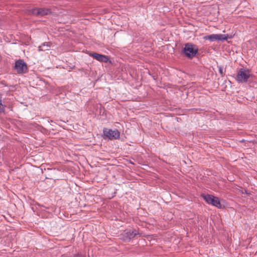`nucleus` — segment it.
I'll use <instances>...</instances> for the list:
<instances>
[{"mask_svg":"<svg viewBox=\"0 0 257 257\" xmlns=\"http://www.w3.org/2000/svg\"><path fill=\"white\" fill-rule=\"evenodd\" d=\"M228 39V36L223 34H212L205 36L203 37L205 40H208L210 42L215 41H224Z\"/></svg>","mask_w":257,"mask_h":257,"instance_id":"6","label":"nucleus"},{"mask_svg":"<svg viewBox=\"0 0 257 257\" xmlns=\"http://www.w3.org/2000/svg\"><path fill=\"white\" fill-rule=\"evenodd\" d=\"M198 51V49L197 47L190 43L185 44L183 49V52L185 55L189 58L194 57L196 55Z\"/></svg>","mask_w":257,"mask_h":257,"instance_id":"1","label":"nucleus"},{"mask_svg":"<svg viewBox=\"0 0 257 257\" xmlns=\"http://www.w3.org/2000/svg\"><path fill=\"white\" fill-rule=\"evenodd\" d=\"M103 133L104 136L109 140L117 139L120 136V133L117 130H113L104 128Z\"/></svg>","mask_w":257,"mask_h":257,"instance_id":"3","label":"nucleus"},{"mask_svg":"<svg viewBox=\"0 0 257 257\" xmlns=\"http://www.w3.org/2000/svg\"><path fill=\"white\" fill-rule=\"evenodd\" d=\"M238 80H246L248 79H252V75L250 71L246 68H240L237 74Z\"/></svg>","mask_w":257,"mask_h":257,"instance_id":"4","label":"nucleus"},{"mask_svg":"<svg viewBox=\"0 0 257 257\" xmlns=\"http://www.w3.org/2000/svg\"><path fill=\"white\" fill-rule=\"evenodd\" d=\"M15 69L19 74L24 73L27 71V65L23 60L19 59L15 63Z\"/></svg>","mask_w":257,"mask_h":257,"instance_id":"5","label":"nucleus"},{"mask_svg":"<svg viewBox=\"0 0 257 257\" xmlns=\"http://www.w3.org/2000/svg\"><path fill=\"white\" fill-rule=\"evenodd\" d=\"M202 197L207 203L211 204L217 208H221L220 202L218 197L209 194H203Z\"/></svg>","mask_w":257,"mask_h":257,"instance_id":"2","label":"nucleus"},{"mask_svg":"<svg viewBox=\"0 0 257 257\" xmlns=\"http://www.w3.org/2000/svg\"><path fill=\"white\" fill-rule=\"evenodd\" d=\"M125 233L127 234L128 239H131L132 238L135 237L137 234H139L138 232L135 230H126Z\"/></svg>","mask_w":257,"mask_h":257,"instance_id":"9","label":"nucleus"},{"mask_svg":"<svg viewBox=\"0 0 257 257\" xmlns=\"http://www.w3.org/2000/svg\"><path fill=\"white\" fill-rule=\"evenodd\" d=\"M89 56L100 62H107L109 60L108 56L96 53H90Z\"/></svg>","mask_w":257,"mask_h":257,"instance_id":"8","label":"nucleus"},{"mask_svg":"<svg viewBox=\"0 0 257 257\" xmlns=\"http://www.w3.org/2000/svg\"><path fill=\"white\" fill-rule=\"evenodd\" d=\"M5 111L4 105L2 104V100L0 99V112H4Z\"/></svg>","mask_w":257,"mask_h":257,"instance_id":"11","label":"nucleus"},{"mask_svg":"<svg viewBox=\"0 0 257 257\" xmlns=\"http://www.w3.org/2000/svg\"><path fill=\"white\" fill-rule=\"evenodd\" d=\"M32 13L34 15L38 16H44L51 13L50 10L44 8H37L32 10Z\"/></svg>","mask_w":257,"mask_h":257,"instance_id":"7","label":"nucleus"},{"mask_svg":"<svg viewBox=\"0 0 257 257\" xmlns=\"http://www.w3.org/2000/svg\"><path fill=\"white\" fill-rule=\"evenodd\" d=\"M218 70H219V73L221 75H223L225 74V69L223 68V67L222 66H218Z\"/></svg>","mask_w":257,"mask_h":257,"instance_id":"10","label":"nucleus"}]
</instances>
